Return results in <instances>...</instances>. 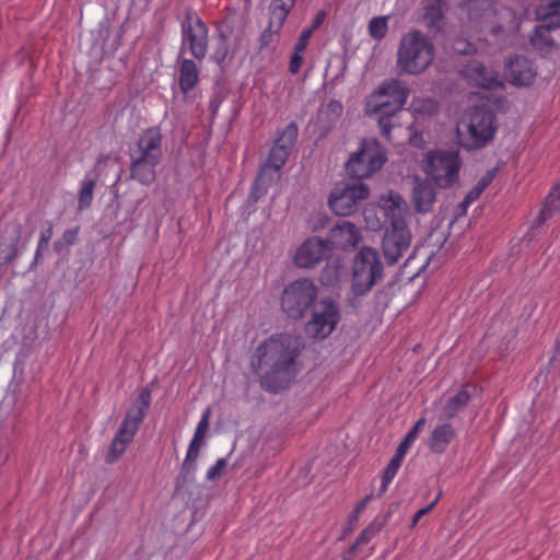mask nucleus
I'll return each mask as SVG.
<instances>
[{"label":"nucleus","instance_id":"nucleus-1","mask_svg":"<svg viewBox=\"0 0 560 560\" xmlns=\"http://www.w3.org/2000/svg\"><path fill=\"white\" fill-rule=\"evenodd\" d=\"M298 340L291 335H273L255 350L252 368L260 375L261 385L277 393L289 386L296 374L295 359L299 355Z\"/></svg>","mask_w":560,"mask_h":560},{"label":"nucleus","instance_id":"nucleus-2","mask_svg":"<svg viewBox=\"0 0 560 560\" xmlns=\"http://www.w3.org/2000/svg\"><path fill=\"white\" fill-rule=\"evenodd\" d=\"M435 56V48L429 37L418 30L405 34L397 51V68L406 74H419L427 70Z\"/></svg>","mask_w":560,"mask_h":560},{"label":"nucleus","instance_id":"nucleus-3","mask_svg":"<svg viewBox=\"0 0 560 560\" xmlns=\"http://www.w3.org/2000/svg\"><path fill=\"white\" fill-rule=\"evenodd\" d=\"M299 129L295 122H290L271 148L267 162L261 166L250 192V198L257 201L271 182L278 177V172L285 164L289 154L298 139Z\"/></svg>","mask_w":560,"mask_h":560},{"label":"nucleus","instance_id":"nucleus-4","mask_svg":"<svg viewBox=\"0 0 560 560\" xmlns=\"http://www.w3.org/2000/svg\"><path fill=\"white\" fill-rule=\"evenodd\" d=\"M456 130L459 143L464 148H483L494 136V116L483 107H474L458 122Z\"/></svg>","mask_w":560,"mask_h":560},{"label":"nucleus","instance_id":"nucleus-5","mask_svg":"<svg viewBox=\"0 0 560 560\" xmlns=\"http://www.w3.org/2000/svg\"><path fill=\"white\" fill-rule=\"evenodd\" d=\"M383 278V264L376 249L364 246L354 257L352 268V292L364 295Z\"/></svg>","mask_w":560,"mask_h":560},{"label":"nucleus","instance_id":"nucleus-6","mask_svg":"<svg viewBox=\"0 0 560 560\" xmlns=\"http://www.w3.org/2000/svg\"><path fill=\"white\" fill-rule=\"evenodd\" d=\"M386 160V151L376 139H364L350 155L346 170L351 177L365 178L380 171Z\"/></svg>","mask_w":560,"mask_h":560},{"label":"nucleus","instance_id":"nucleus-7","mask_svg":"<svg viewBox=\"0 0 560 560\" xmlns=\"http://www.w3.org/2000/svg\"><path fill=\"white\" fill-rule=\"evenodd\" d=\"M317 298V287L306 278L291 282L282 293L281 307L291 318H302Z\"/></svg>","mask_w":560,"mask_h":560},{"label":"nucleus","instance_id":"nucleus-8","mask_svg":"<svg viewBox=\"0 0 560 560\" xmlns=\"http://www.w3.org/2000/svg\"><path fill=\"white\" fill-rule=\"evenodd\" d=\"M460 161L454 151H430L424 160L423 170L438 186L446 188L458 179Z\"/></svg>","mask_w":560,"mask_h":560},{"label":"nucleus","instance_id":"nucleus-9","mask_svg":"<svg viewBox=\"0 0 560 560\" xmlns=\"http://www.w3.org/2000/svg\"><path fill=\"white\" fill-rule=\"evenodd\" d=\"M180 30L182 46H187L197 60H202L208 51V27L194 9L185 10Z\"/></svg>","mask_w":560,"mask_h":560},{"label":"nucleus","instance_id":"nucleus-10","mask_svg":"<svg viewBox=\"0 0 560 560\" xmlns=\"http://www.w3.org/2000/svg\"><path fill=\"white\" fill-rule=\"evenodd\" d=\"M411 233L406 220L389 223L382 240L383 255L388 265H395L409 249Z\"/></svg>","mask_w":560,"mask_h":560},{"label":"nucleus","instance_id":"nucleus-11","mask_svg":"<svg viewBox=\"0 0 560 560\" xmlns=\"http://www.w3.org/2000/svg\"><path fill=\"white\" fill-rule=\"evenodd\" d=\"M370 188L364 183H357L353 185H346L341 188H335L329 196V207L337 214L341 217L353 213L359 203L368 199Z\"/></svg>","mask_w":560,"mask_h":560},{"label":"nucleus","instance_id":"nucleus-12","mask_svg":"<svg viewBox=\"0 0 560 560\" xmlns=\"http://www.w3.org/2000/svg\"><path fill=\"white\" fill-rule=\"evenodd\" d=\"M339 318L337 305L332 301L324 300L306 324V334L314 339H325L334 331Z\"/></svg>","mask_w":560,"mask_h":560},{"label":"nucleus","instance_id":"nucleus-13","mask_svg":"<svg viewBox=\"0 0 560 560\" xmlns=\"http://www.w3.org/2000/svg\"><path fill=\"white\" fill-rule=\"evenodd\" d=\"M384 96L389 97L394 110H400L407 102L409 89L400 80H386L370 95V105L376 108L385 106L386 103L382 101Z\"/></svg>","mask_w":560,"mask_h":560},{"label":"nucleus","instance_id":"nucleus-14","mask_svg":"<svg viewBox=\"0 0 560 560\" xmlns=\"http://www.w3.org/2000/svg\"><path fill=\"white\" fill-rule=\"evenodd\" d=\"M331 249L329 243L319 237L305 240L298 248L294 262L301 268H311L319 262Z\"/></svg>","mask_w":560,"mask_h":560},{"label":"nucleus","instance_id":"nucleus-15","mask_svg":"<svg viewBox=\"0 0 560 560\" xmlns=\"http://www.w3.org/2000/svg\"><path fill=\"white\" fill-rule=\"evenodd\" d=\"M162 132L159 128L152 127L143 130L136 148L130 152V156L162 161Z\"/></svg>","mask_w":560,"mask_h":560},{"label":"nucleus","instance_id":"nucleus-16","mask_svg":"<svg viewBox=\"0 0 560 560\" xmlns=\"http://www.w3.org/2000/svg\"><path fill=\"white\" fill-rule=\"evenodd\" d=\"M139 430V425H137V420L132 421L129 417L128 419L124 418V421L115 434L109 450L105 455V462L108 464L115 463L121 455L125 453L127 446L133 440L137 431Z\"/></svg>","mask_w":560,"mask_h":560},{"label":"nucleus","instance_id":"nucleus-17","mask_svg":"<svg viewBox=\"0 0 560 560\" xmlns=\"http://www.w3.org/2000/svg\"><path fill=\"white\" fill-rule=\"evenodd\" d=\"M109 160V156L106 154L98 155L94 170L86 173L84 178L80 182V188L78 191V210L83 211L91 207L94 189L96 186V182L100 177V173L102 171V166L105 165Z\"/></svg>","mask_w":560,"mask_h":560},{"label":"nucleus","instance_id":"nucleus-18","mask_svg":"<svg viewBox=\"0 0 560 560\" xmlns=\"http://www.w3.org/2000/svg\"><path fill=\"white\" fill-rule=\"evenodd\" d=\"M361 238L360 230L355 224L349 221L337 223L329 233L327 241L330 247H339L342 249L354 247Z\"/></svg>","mask_w":560,"mask_h":560},{"label":"nucleus","instance_id":"nucleus-19","mask_svg":"<svg viewBox=\"0 0 560 560\" xmlns=\"http://www.w3.org/2000/svg\"><path fill=\"white\" fill-rule=\"evenodd\" d=\"M462 73L474 85L482 89H494L501 84L498 73L479 61L465 66Z\"/></svg>","mask_w":560,"mask_h":560},{"label":"nucleus","instance_id":"nucleus-20","mask_svg":"<svg viewBox=\"0 0 560 560\" xmlns=\"http://www.w3.org/2000/svg\"><path fill=\"white\" fill-rule=\"evenodd\" d=\"M535 74L530 60L525 57H515L508 63L506 75L513 85H529Z\"/></svg>","mask_w":560,"mask_h":560},{"label":"nucleus","instance_id":"nucleus-21","mask_svg":"<svg viewBox=\"0 0 560 560\" xmlns=\"http://www.w3.org/2000/svg\"><path fill=\"white\" fill-rule=\"evenodd\" d=\"M161 161L130 156V177L142 185H151L155 180L156 166Z\"/></svg>","mask_w":560,"mask_h":560},{"label":"nucleus","instance_id":"nucleus-22","mask_svg":"<svg viewBox=\"0 0 560 560\" xmlns=\"http://www.w3.org/2000/svg\"><path fill=\"white\" fill-rule=\"evenodd\" d=\"M435 188L431 182L416 180L412 190V202L417 212H429L435 202Z\"/></svg>","mask_w":560,"mask_h":560},{"label":"nucleus","instance_id":"nucleus-23","mask_svg":"<svg viewBox=\"0 0 560 560\" xmlns=\"http://www.w3.org/2000/svg\"><path fill=\"white\" fill-rule=\"evenodd\" d=\"M380 207L385 215L394 223L397 220H406L407 203L404 198L395 191H388L380 197Z\"/></svg>","mask_w":560,"mask_h":560},{"label":"nucleus","instance_id":"nucleus-24","mask_svg":"<svg viewBox=\"0 0 560 560\" xmlns=\"http://www.w3.org/2000/svg\"><path fill=\"white\" fill-rule=\"evenodd\" d=\"M456 436V431L450 423L436 425L429 435L428 446L431 452L442 454Z\"/></svg>","mask_w":560,"mask_h":560},{"label":"nucleus","instance_id":"nucleus-25","mask_svg":"<svg viewBox=\"0 0 560 560\" xmlns=\"http://www.w3.org/2000/svg\"><path fill=\"white\" fill-rule=\"evenodd\" d=\"M398 112H384L373 114L377 116V124L381 130V135L390 142H399L400 133L402 131Z\"/></svg>","mask_w":560,"mask_h":560},{"label":"nucleus","instance_id":"nucleus-26","mask_svg":"<svg viewBox=\"0 0 560 560\" xmlns=\"http://www.w3.org/2000/svg\"><path fill=\"white\" fill-rule=\"evenodd\" d=\"M199 82V69L191 59H183L179 66L178 85L183 94L187 95Z\"/></svg>","mask_w":560,"mask_h":560},{"label":"nucleus","instance_id":"nucleus-27","mask_svg":"<svg viewBox=\"0 0 560 560\" xmlns=\"http://www.w3.org/2000/svg\"><path fill=\"white\" fill-rule=\"evenodd\" d=\"M443 0L422 1V20L431 31L440 28V22L443 20Z\"/></svg>","mask_w":560,"mask_h":560},{"label":"nucleus","instance_id":"nucleus-28","mask_svg":"<svg viewBox=\"0 0 560 560\" xmlns=\"http://www.w3.org/2000/svg\"><path fill=\"white\" fill-rule=\"evenodd\" d=\"M389 518L388 514L376 516L357 537L355 542L351 546L350 550L353 552L359 545L368 544L382 528L387 524Z\"/></svg>","mask_w":560,"mask_h":560},{"label":"nucleus","instance_id":"nucleus-29","mask_svg":"<svg viewBox=\"0 0 560 560\" xmlns=\"http://www.w3.org/2000/svg\"><path fill=\"white\" fill-rule=\"evenodd\" d=\"M470 394L467 388L460 389L456 395L448 398L443 407V417L445 419L454 418L459 411H462L468 404Z\"/></svg>","mask_w":560,"mask_h":560},{"label":"nucleus","instance_id":"nucleus-30","mask_svg":"<svg viewBox=\"0 0 560 560\" xmlns=\"http://www.w3.org/2000/svg\"><path fill=\"white\" fill-rule=\"evenodd\" d=\"M296 0H271L270 15L273 26L282 27Z\"/></svg>","mask_w":560,"mask_h":560},{"label":"nucleus","instance_id":"nucleus-31","mask_svg":"<svg viewBox=\"0 0 560 560\" xmlns=\"http://www.w3.org/2000/svg\"><path fill=\"white\" fill-rule=\"evenodd\" d=\"M553 24L544 23L535 28L534 35L532 36V44L538 49H549L555 45L553 39L550 36V31Z\"/></svg>","mask_w":560,"mask_h":560},{"label":"nucleus","instance_id":"nucleus-32","mask_svg":"<svg viewBox=\"0 0 560 560\" xmlns=\"http://www.w3.org/2000/svg\"><path fill=\"white\" fill-rule=\"evenodd\" d=\"M139 405L128 410L125 419L131 418L132 421L137 420V425L140 427L141 422L144 419L145 411L150 407L151 402V393L148 389H143L138 397Z\"/></svg>","mask_w":560,"mask_h":560},{"label":"nucleus","instance_id":"nucleus-33","mask_svg":"<svg viewBox=\"0 0 560 560\" xmlns=\"http://www.w3.org/2000/svg\"><path fill=\"white\" fill-rule=\"evenodd\" d=\"M387 18L386 16H376L373 18L369 23V33L370 36L374 39H383L387 34Z\"/></svg>","mask_w":560,"mask_h":560},{"label":"nucleus","instance_id":"nucleus-34","mask_svg":"<svg viewBox=\"0 0 560 560\" xmlns=\"http://www.w3.org/2000/svg\"><path fill=\"white\" fill-rule=\"evenodd\" d=\"M401 465V460L392 457L390 462L386 466L383 477H382V486H381V493H384L387 490L388 485L392 482L394 477L396 476L399 467Z\"/></svg>","mask_w":560,"mask_h":560},{"label":"nucleus","instance_id":"nucleus-35","mask_svg":"<svg viewBox=\"0 0 560 560\" xmlns=\"http://www.w3.org/2000/svg\"><path fill=\"white\" fill-rule=\"evenodd\" d=\"M202 444V441L194 439L190 441L186 457L183 463V469L189 470L195 468V463L199 455V450Z\"/></svg>","mask_w":560,"mask_h":560},{"label":"nucleus","instance_id":"nucleus-36","mask_svg":"<svg viewBox=\"0 0 560 560\" xmlns=\"http://www.w3.org/2000/svg\"><path fill=\"white\" fill-rule=\"evenodd\" d=\"M411 107L416 113L432 115L438 110V104L431 98H415Z\"/></svg>","mask_w":560,"mask_h":560},{"label":"nucleus","instance_id":"nucleus-37","mask_svg":"<svg viewBox=\"0 0 560 560\" xmlns=\"http://www.w3.org/2000/svg\"><path fill=\"white\" fill-rule=\"evenodd\" d=\"M210 417H211V408L208 407L202 412L201 418H200V420H199V422H198V424L196 427V430H195V433H194V439H197V440L203 442L206 433H207V431L209 429Z\"/></svg>","mask_w":560,"mask_h":560},{"label":"nucleus","instance_id":"nucleus-38","mask_svg":"<svg viewBox=\"0 0 560 560\" xmlns=\"http://www.w3.org/2000/svg\"><path fill=\"white\" fill-rule=\"evenodd\" d=\"M342 113L343 106L339 101L336 100L330 101L324 110V115L327 117L329 122L337 121L342 116Z\"/></svg>","mask_w":560,"mask_h":560},{"label":"nucleus","instance_id":"nucleus-39","mask_svg":"<svg viewBox=\"0 0 560 560\" xmlns=\"http://www.w3.org/2000/svg\"><path fill=\"white\" fill-rule=\"evenodd\" d=\"M228 466L226 458H219L213 466H211L207 471V479L210 481H215L220 479Z\"/></svg>","mask_w":560,"mask_h":560},{"label":"nucleus","instance_id":"nucleus-40","mask_svg":"<svg viewBox=\"0 0 560 560\" xmlns=\"http://www.w3.org/2000/svg\"><path fill=\"white\" fill-rule=\"evenodd\" d=\"M226 40H228L226 35L223 33H220L218 36V47L215 48V50L213 52V59L218 63L222 62L228 56L229 49H228Z\"/></svg>","mask_w":560,"mask_h":560},{"label":"nucleus","instance_id":"nucleus-41","mask_svg":"<svg viewBox=\"0 0 560 560\" xmlns=\"http://www.w3.org/2000/svg\"><path fill=\"white\" fill-rule=\"evenodd\" d=\"M560 210V185L556 186L546 199V209L547 212H553Z\"/></svg>","mask_w":560,"mask_h":560},{"label":"nucleus","instance_id":"nucleus-42","mask_svg":"<svg viewBox=\"0 0 560 560\" xmlns=\"http://www.w3.org/2000/svg\"><path fill=\"white\" fill-rule=\"evenodd\" d=\"M280 30H281V27H278V26L276 27L271 24V18H270L268 27L259 36L260 49L267 47L272 42L275 34H277Z\"/></svg>","mask_w":560,"mask_h":560},{"label":"nucleus","instance_id":"nucleus-43","mask_svg":"<svg viewBox=\"0 0 560 560\" xmlns=\"http://www.w3.org/2000/svg\"><path fill=\"white\" fill-rule=\"evenodd\" d=\"M427 420L424 417H421L413 427L408 431L404 440L410 445L417 440L419 433L424 429Z\"/></svg>","mask_w":560,"mask_h":560},{"label":"nucleus","instance_id":"nucleus-44","mask_svg":"<svg viewBox=\"0 0 560 560\" xmlns=\"http://www.w3.org/2000/svg\"><path fill=\"white\" fill-rule=\"evenodd\" d=\"M382 101H384V103H386V105L381 108H376V107L370 105V97H369L366 101V109H365L366 114L372 116L373 114H378V113H384V112H395L392 108V105H389L390 100L388 96L382 97Z\"/></svg>","mask_w":560,"mask_h":560},{"label":"nucleus","instance_id":"nucleus-45","mask_svg":"<svg viewBox=\"0 0 560 560\" xmlns=\"http://www.w3.org/2000/svg\"><path fill=\"white\" fill-rule=\"evenodd\" d=\"M312 34H313L312 30H307V28L304 30L301 33V35L299 36L298 42L294 45V50H298V52H304L308 45V40H310Z\"/></svg>","mask_w":560,"mask_h":560},{"label":"nucleus","instance_id":"nucleus-46","mask_svg":"<svg viewBox=\"0 0 560 560\" xmlns=\"http://www.w3.org/2000/svg\"><path fill=\"white\" fill-rule=\"evenodd\" d=\"M302 62L303 52H298V50H294L289 65L290 72L296 74L301 69Z\"/></svg>","mask_w":560,"mask_h":560},{"label":"nucleus","instance_id":"nucleus-47","mask_svg":"<svg viewBox=\"0 0 560 560\" xmlns=\"http://www.w3.org/2000/svg\"><path fill=\"white\" fill-rule=\"evenodd\" d=\"M441 498V493H439L435 499L432 501V503H430L428 506L423 508V509H420L415 515H413V518H412V523L411 525L415 526L419 520L424 516L427 513H429L433 506L438 503V501L440 500Z\"/></svg>","mask_w":560,"mask_h":560},{"label":"nucleus","instance_id":"nucleus-48","mask_svg":"<svg viewBox=\"0 0 560 560\" xmlns=\"http://www.w3.org/2000/svg\"><path fill=\"white\" fill-rule=\"evenodd\" d=\"M549 20L555 26H560V0L550 5Z\"/></svg>","mask_w":560,"mask_h":560},{"label":"nucleus","instance_id":"nucleus-49","mask_svg":"<svg viewBox=\"0 0 560 560\" xmlns=\"http://www.w3.org/2000/svg\"><path fill=\"white\" fill-rule=\"evenodd\" d=\"M51 237H52V226H49L46 231L42 232L39 242H38V247L36 250V258L39 256L40 248L43 246H46Z\"/></svg>","mask_w":560,"mask_h":560},{"label":"nucleus","instance_id":"nucleus-50","mask_svg":"<svg viewBox=\"0 0 560 560\" xmlns=\"http://www.w3.org/2000/svg\"><path fill=\"white\" fill-rule=\"evenodd\" d=\"M326 19V12L324 10H320L316 13V15L313 19L312 25L307 30L316 31L320 25L324 23Z\"/></svg>","mask_w":560,"mask_h":560},{"label":"nucleus","instance_id":"nucleus-51","mask_svg":"<svg viewBox=\"0 0 560 560\" xmlns=\"http://www.w3.org/2000/svg\"><path fill=\"white\" fill-rule=\"evenodd\" d=\"M410 446L411 445L409 443H407L405 440H402L399 443V445L397 446L396 452H395L393 457H395V458H397V459L402 462V459H404V457H405V455L408 452Z\"/></svg>","mask_w":560,"mask_h":560},{"label":"nucleus","instance_id":"nucleus-52","mask_svg":"<svg viewBox=\"0 0 560 560\" xmlns=\"http://www.w3.org/2000/svg\"><path fill=\"white\" fill-rule=\"evenodd\" d=\"M493 177H494V172L489 171L478 180L476 186L479 187L481 191H483L486 189V187L492 182Z\"/></svg>","mask_w":560,"mask_h":560},{"label":"nucleus","instance_id":"nucleus-53","mask_svg":"<svg viewBox=\"0 0 560 560\" xmlns=\"http://www.w3.org/2000/svg\"><path fill=\"white\" fill-rule=\"evenodd\" d=\"M493 177H494V172L489 171L478 180L476 186L479 187L481 191H483L486 189V187L492 182Z\"/></svg>","mask_w":560,"mask_h":560},{"label":"nucleus","instance_id":"nucleus-54","mask_svg":"<svg viewBox=\"0 0 560 560\" xmlns=\"http://www.w3.org/2000/svg\"><path fill=\"white\" fill-rule=\"evenodd\" d=\"M481 190L479 187H477L476 185L466 194L465 196V199L467 200V202H472L475 201L476 199L479 198V196L481 195Z\"/></svg>","mask_w":560,"mask_h":560},{"label":"nucleus","instance_id":"nucleus-55","mask_svg":"<svg viewBox=\"0 0 560 560\" xmlns=\"http://www.w3.org/2000/svg\"><path fill=\"white\" fill-rule=\"evenodd\" d=\"M408 140L409 143L413 147H421L423 143L422 136L419 133H412L411 131L408 132Z\"/></svg>","mask_w":560,"mask_h":560},{"label":"nucleus","instance_id":"nucleus-56","mask_svg":"<svg viewBox=\"0 0 560 560\" xmlns=\"http://www.w3.org/2000/svg\"><path fill=\"white\" fill-rule=\"evenodd\" d=\"M77 235H78V230H67L63 233L62 238L67 244H72L75 241Z\"/></svg>","mask_w":560,"mask_h":560},{"label":"nucleus","instance_id":"nucleus-57","mask_svg":"<svg viewBox=\"0 0 560 560\" xmlns=\"http://www.w3.org/2000/svg\"><path fill=\"white\" fill-rule=\"evenodd\" d=\"M490 33L495 38H505V30L502 25H495V26L491 27Z\"/></svg>","mask_w":560,"mask_h":560},{"label":"nucleus","instance_id":"nucleus-58","mask_svg":"<svg viewBox=\"0 0 560 560\" xmlns=\"http://www.w3.org/2000/svg\"><path fill=\"white\" fill-rule=\"evenodd\" d=\"M471 203L470 202H467V200L464 198L463 201L457 206V209H456V215L457 217H460V215H465L466 212H467V209L468 207L470 206Z\"/></svg>","mask_w":560,"mask_h":560},{"label":"nucleus","instance_id":"nucleus-59","mask_svg":"<svg viewBox=\"0 0 560 560\" xmlns=\"http://www.w3.org/2000/svg\"><path fill=\"white\" fill-rule=\"evenodd\" d=\"M363 510H364V504H357L354 511L350 515V522L355 523L359 520V516Z\"/></svg>","mask_w":560,"mask_h":560},{"label":"nucleus","instance_id":"nucleus-60","mask_svg":"<svg viewBox=\"0 0 560 560\" xmlns=\"http://www.w3.org/2000/svg\"><path fill=\"white\" fill-rule=\"evenodd\" d=\"M372 500V494L366 495L361 502L358 504H364V509L366 508V504Z\"/></svg>","mask_w":560,"mask_h":560},{"label":"nucleus","instance_id":"nucleus-61","mask_svg":"<svg viewBox=\"0 0 560 560\" xmlns=\"http://www.w3.org/2000/svg\"><path fill=\"white\" fill-rule=\"evenodd\" d=\"M372 500V494L366 495L361 502L358 504H364V509L366 508V504Z\"/></svg>","mask_w":560,"mask_h":560},{"label":"nucleus","instance_id":"nucleus-62","mask_svg":"<svg viewBox=\"0 0 560 560\" xmlns=\"http://www.w3.org/2000/svg\"><path fill=\"white\" fill-rule=\"evenodd\" d=\"M372 500V494L366 495L361 502L358 504H364V509L366 508V504Z\"/></svg>","mask_w":560,"mask_h":560},{"label":"nucleus","instance_id":"nucleus-63","mask_svg":"<svg viewBox=\"0 0 560 560\" xmlns=\"http://www.w3.org/2000/svg\"><path fill=\"white\" fill-rule=\"evenodd\" d=\"M330 272H332V270H330V269L324 270V272L322 275V278L324 279L325 278V273H330ZM334 273L336 275L335 270H334ZM334 278L336 279V276Z\"/></svg>","mask_w":560,"mask_h":560},{"label":"nucleus","instance_id":"nucleus-64","mask_svg":"<svg viewBox=\"0 0 560 560\" xmlns=\"http://www.w3.org/2000/svg\"><path fill=\"white\" fill-rule=\"evenodd\" d=\"M555 347L557 351H560V339H557Z\"/></svg>","mask_w":560,"mask_h":560}]
</instances>
